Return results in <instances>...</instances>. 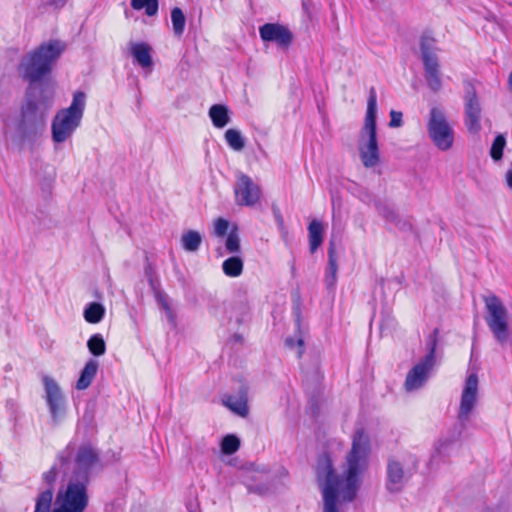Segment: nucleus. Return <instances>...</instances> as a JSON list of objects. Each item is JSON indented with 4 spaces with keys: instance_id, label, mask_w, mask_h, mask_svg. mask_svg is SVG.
<instances>
[{
    "instance_id": "obj_32",
    "label": "nucleus",
    "mask_w": 512,
    "mask_h": 512,
    "mask_svg": "<svg viewBox=\"0 0 512 512\" xmlns=\"http://www.w3.org/2000/svg\"><path fill=\"white\" fill-rule=\"evenodd\" d=\"M240 448V439L234 434H228L221 441V451L225 455H232Z\"/></svg>"
},
{
    "instance_id": "obj_9",
    "label": "nucleus",
    "mask_w": 512,
    "mask_h": 512,
    "mask_svg": "<svg viewBox=\"0 0 512 512\" xmlns=\"http://www.w3.org/2000/svg\"><path fill=\"white\" fill-rule=\"evenodd\" d=\"M436 42L433 37L427 34H423L419 40L420 58L423 63L425 80L428 87L433 92H438L442 87L440 63L437 56L439 49L437 48Z\"/></svg>"
},
{
    "instance_id": "obj_16",
    "label": "nucleus",
    "mask_w": 512,
    "mask_h": 512,
    "mask_svg": "<svg viewBox=\"0 0 512 512\" xmlns=\"http://www.w3.org/2000/svg\"><path fill=\"white\" fill-rule=\"evenodd\" d=\"M128 51L135 65L142 69L152 70L154 62L152 58L153 48L146 42H129Z\"/></svg>"
},
{
    "instance_id": "obj_28",
    "label": "nucleus",
    "mask_w": 512,
    "mask_h": 512,
    "mask_svg": "<svg viewBox=\"0 0 512 512\" xmlns=\"http://www.w3.org/2000/svg\"><path fill=\"white\" fill-rule=\"evenodd\" d=\"M225 140L234 151H241L245 147V139L237 129L230 128L225 132Z\"/></svg>"
},
{
    "instance_id": "obj_4",
    "label": "nucleus",
    "mask_w": 512,
    "mask_h": 512,
    "mask_svg": "<svg viewBox=\"0 0 512 512\" xmlns=\"http://www.w3.org/2000/svg\"><path fill=\"white\" fill-rule=\"evenodd\" d=\"M478 393V376L476 373H471L465 381V386L462 391L460 408L457 416V422L448 432L446 437L440 438L431 455L430 464H439L444 462L450 456V452L454 444L461 438L465 429L466 422L469 420L476 402Z\"/></svg>"
},
{
    "instance_id": "obj_31",
    "label": "nucleus",
    "mask_w": 512,
    "mask_h": 512,
    "mask_svg": "<svg viewBox=\"0 0 512 512\" xmlns=\"http://www.w3.org/2000/svg\"><path fill=\"white\" fill-rule=\"evenodd\" d=\"M506 147V137L504 134H498L494 138L492 145L490 147V157L495 161L498 162L502 160L503 158V152Z\"/></svg>"
},
{
    "instance_id": "obj_10",
    "label": "nucleus",
    "mask_w": 512,
    "mask_h": 512,
    "mask_svg": "<svg viewBox=\"0 0 512 512\" xmlns=\"http://www.w3.org/2000/svg\"><path fill=\"white\" fill-rule=\"evenodd\" d=\"M427 132L431 141L439 150L447 151L453 146L454 130L441 108H431L427 122Z\"/></svg>"
},
{
    "instance_id": "obj_39",
    "label": "nucleus",
    "mask_w": 512,
    "mask_h": 512,
    "mask_svg": "<svg viewBox=\"0 0 512 512\" xmlns=\"http://www.w3.org/2000/svg\"><path fill=\"white\" fill-rule=\"evenodd\" d=\"M147 280H148V284L154 294L155 300L158 301L160 299L165 298L164 293L160 289V281L157 278V276L150 277Z\"/></svg>"
},
{
    "instance_id": "obj_36",
    "label": "nucleus",
    "mask_w": 512,
    "mask_h": 512,
    "mask_svg": "<svg viewBox=\"0 0 512 512\" xmlns=\"http://www.w3.org/2000/svg\"><path fill=\"white\" fill-rule=\"evenodd\" d=\"M352 194L364 204H374L375 199L372 193L366 187L355 185V187L352 190Z\"/></svg>"
},
{
    "instance_id": "obj_45",
    "label": "nucleus",
    "mask_w": 512,
    "mask_h": 512,
    "mask_svg": "<svg viewBox=\"0 0 512 512\" xmlns=\"http://www.w3.org/2000/svg\"><path fill=\"white\" fill-rule=\"evenodd\" d=\"M505 181L507 187L512 190V164L511 167L506 171Z\"/></svg>"
},
{
    "instance_id": "obj_37",
    "label": "nucleus",
    "mask_w": 512,
    "mask_h": 512,
    "mask_svg": "<svg viewBox=\"0 0 512 512\" xmlns=\"http://www.w3.org/2000/svg\"><path fill=\"white\" fill-rule=\"evenodd\" d=\"M230 223L225 218H217L214 222V234L217 237H223L229 233Z\"/></svg>"
},
{
    "instance_id": "obj_38",
    "label": "nucleus",
    "mask_w": 512,
    "mask_h": 512,
    "mask_svg": "<svg viewBox=\"0 0 512 512\" xmlns=\"http://www.w3.org/2000/svg\"><path fill=\"white\" fill-rule=\"evenodd\" d=\"M158 303V305L165 311L166 313V316L168 318V321L170 322V324L172 326H176V313L173 311V309L170 307L166 297L163 298V299H160L158 301H156Z\"/></svg>"
},
{
    "instance_id": "obj_11",
    "label": "nucleus",
    "mask_w": 512,
    "mask_h": 512,
    "mask_svg": "<svg viewBox=\"0 0 512 512\" xmlns=\"http://www.w3.org/2000/svg\"><path fill=\"white\" fill-rule=\"evenodd\" d=\"M464 124L470 134H478L481 129L482 108L476 88L470 80H464Z\"/></svg>"
},
{
    "instance_id": "obj_21",
    "label": "nucleus",
    "mask_w": 512,
    "mask_h": 512,
    "mask_svg": "<svg viewBox=\"0 0 512 512\" xmlns=\"http://www.w3.org/2000/svg\"><path fill=\"white\" fill-rule=\"evenodd\" d=\"M295 315H296L295 325H296L297 336H296V338L287 337L285 339V346L290 349L297 348V352H296L297 357L301 358L302 355L304 354L305 348H304V338H303L302 332L300 330L301 318H300V309L299 308L296 309Z\"/></svg>"
},
{
    "instance_id": "obj_47",
    "label": "nucleus",
    "mask_w": 512,
    "mask_h": 512,
    "mask_svg": "<svg viewBox=\"0 0 512 512\" xmlns=\"http://www.w3.org/2000/svg\"><path fill=\"white\" fill-rule=\"evenodd\" d=\"M508 86H509L510 91L512 92V71L510 72V74L508 76Z\"/></svg>"
},
{
    "instance_id": "obj_17",
    "label": "nucleus",
    "mask_w": 512,
    "mask_h": 512,
    "mask_svg": "<svg viewBox=\"0 0 512 512\" xmlns=\"http://www.w3.org/2000/svg\"><path fill=\"white\" fill-rule=\"evenodd\" d=\"M222 402L224 406L229 408L233 413L241 417H246L249 413L248 386L241 384L237 395H226Z\"/></svg>"
},
{
    "instance_id": "obj_8",
    "label": "nucleus",
    "mask_w": 512,
    "mask_h": 512,
    "mask_svg": "<svg viewBox=\"0 0 512 512\" xmlns=\"http://www.w3.org/2000/svg\"><path fill=\"white\" fill-rule=\"evenodd\" d=\"M438 334L439 329L435 328L427 337L425 356L408 372L406 376L405 388L407 391L419 389L427 381L429 373L436 363Z\"/></svg>"
},
{
    "instance_id": "obj_43",
    "label": "nucleus",
    "mask_w": 512,
    "mask_h": 512,
    "mask_svg": "<svg viewBox=\"0 0 512 512\" xmlns=\"http://www.w3.org/2000/svg\"><path fill=\"white\" fill-rule=\"evenodd\" d=\"M272 212H273V216H274L275 222L278 225V228L281 231H284L285 230L284 218H283V216L281 214V211H280L279 207L273 205L272 206Z\"/></svg>"
},
{
    "instance_id": "obj_35",
    "label": "nucleus",
    "mask_w": 512,
    "mask_h": 512,
    "mask_svg": "<svg viewBox=\"0 0 512 512\" xmlns=\"http://www.w3.org/2000/svg\"><path fill=\"white\" fill-rule=\"evenodd\" d=\"M171 21L174 32L184 31L186 18L183 11L179 7H175L172 9Z\"/></svg>"
},
{
    "instance_id": "obj_29",
    "label": "nucleus",
    "mask_w": 512,
    "mask_h": 512,
    "mask_svg": "<svg viewBox=\"0 0 512 512\" xmlns=\"http://www.w3.org/2000/svg\"><path fill=\"white\" fill-rule=\"evenodd\" d=\"M89 352L95 357H99L106 352V343L103 336L99 333L93 334L87 341Z\"/></svg>"
},
{
    "instance_id": "obj_3",
    "label": "nucleus",
    "mask_w": 512,
    "mask_h": 512,
    "mask_svg": "<svg viewBox=\"0 0 512 512\" xmlns=\"http://www.w3.org/2000/svg\"><path fill=\"white\" fill-rule=\"evenodd\" d=\"M53 98L54 91L26 87L17 122V131L22 139H35L44 131Z\"/></svg>"
},
{
    "instance_id": "obj_46",
    "label": "nucleus",
    "mask_w": 512,
    "mask_h": 512,
    "mask_svg": "<svg viewBox=\"0 0 512 512\" xmlns=\"http://www.w3.org/2000/svg\"><path fill=\"white\" fill-rule=\"evenodd\" d=\"M144 272H145V276L147 277V279L150 277L156 276L155 272L152 268V265L149 262L146 264V266L144 268Z\"/></svg>"
},
{
    "instance_id": "obj_19",
    "label": "nucleus",
    "mask_w": 512,
    "mask_h": 512,
    "mask_svg": "<svg viewBox=\"0 0 512 512\" xmlns=\"http://www.w3.org/2000/svg\"><path fill=\"white\" fill-rule=\"evenodd\" d=\"M98 367L99 363L95 359H89L86 362L76 383L78 390H85L91 385L97 374Z\"/></svg>"
},
{
    "instance_id": "obj_44",
    "label": "nucleus",
    "mask_w": 512,
    "mask_h": 512,
    "mask_svg": "<svg viewBox=\"0 0 512 512\" xmlns=\"http://www.w3.org/2000/svg\"><path fill=\"white\" fill-rule=\"evenodd\" d=\"M67 1L68 0H49L48 5L54 9H61L66 5Z\"/></svg>"
},
{
    "instance_id": "obj_18",
    "label": "nucleus",
    "mask_w": 512,
    "mask_h": 512,
    "mask_svg": "<svg viewBox=\"0 0 512 512\" xmlns=\"http://www.w3.org/2000/svg\"><path fill=\"white\" fill-rule=\"evenodd\" d=\"M337 256H336V248L335 242L333 239L329 240L328 247V263L326 267V275H325V283L328 289H331L335 286L337 281Z\"/></svg>"
},
{
    "instance_id": "obj_25",
    "label": "nucleus",
    "mask_w": 512,
    "mask_h": 512,
    "mask_svg": "<svg viewBox=\"0 0 512 512\" xmlns=\"http://www.w3.org/2000/svg\"><path fill=\"white\" fill-rule=\"evenodd\" d=\"M202 243V236L198 231L188 230L181 236V245L185 251L196 252Z\"/></svg>"
},
{
    "instance_id": "obj_20",
    "label": "nucleus",
    "mask_w": 512,
    "mask_h": 512,
    "mask_svg": "<svg viewBox=\"0 0 512 512\" xmlns=\"http://www.w3.org/2000/svg\"><path fill=\"white\" fill-rule=\"evenodd\" d=\"M324 227L323 224L314 219L308 226L309 250L313 254L323 242Z\"/></svg>"
},
{
    "instance_id": "obj_26",
    "label": "nucleus",
    "mask_w": 512,
    "mask_h": 512,
    "mask_svg": "<svg viewBox=\"0 0 512 512\" xmlns=\"http://www.w3.org/2000/svg\"><path fill=\"white\" fill-rule=\"evenodd\" d=\"M243 261L239 256H232L224 260L222 269L225 275L229 277H238L243 272Z\"/></svg>"
},
{
    "instance_id": "obj_1",
    "label": "nucleus",
    "mask_w": 512,
    "mask_h": 512,
    "mask_svg": "<svg viewBox=\"0 0 512 512\" xmlns=\"http://www.w3.org/2000/svg\"><path fill=\"white\" fill-rule=\"evenodd\" d=\"M370 439L364 429L355 431L351 450L345 458L342 474L336 473L328 454L322 455L317 464V480L321 486L323 512H338V499L352 502L360 489L361 477L368 468Z\"/></svg>"
},
{
    "instance_id": "obj_12",
    "label": "nucleus",
    "mask_w": 512,
    "mask_h": 512,
    "mask_svg": "<svg viewBox=\"0 0 512 512\" xmlns=\"http://www.w3.org/2000/svg\"><path fill=\"white\" fill-rule=\"evenodd\" d=\"M45 388V400L51 414L52 422L58 425L59 421L65 416L64 396L58 383L51 377L43 378Z\"/></svg>"
},
{
    "instance_id": "obj_41",
    "label": "nucleus",
    "mask_w": 512,
    "mask_h": 512,
    "mask_svg": "<svg viewBox=\"0 0 512 512\" xmlns=\"http://www.w3.org/2000/svg\"><path fill=\"white\" fill-rule=\"evenodd\" d=\"M403 114L400 111L391 110L390 111V122L389 127L398 128L403 125Z\"/></svg>"
},
{
    "instance_id": "obj_34",
    "label": "nucleus",
    "mask_w": 512,
    "mask_h": 512,
    "mask_svg": "<svg viewBox=\"0 0 512 512\" xmlns=\"http://www.w3.org/2000/svg\"><path fill=\"white\" fill-rule=\"evenodd\" d=\"M225 248L229 253H239L241 250L240 238L238 235V227L234 225L229 231L226 241Z\"/></svg>"
},
{
    "instance_id": "obj_6",
    "label": "nucleus",
    "mask_w": 512,
    "mask_h": 512,
    "mask_svg": "<svg viewBox=\"0 0 512 512\" xmlns=\"http://www.w3.org/2000/svg\"><path fill=\"white\" fill-rule=\"evenodd\" d=\"M86 105V94L76 91L69 107L61 109L52 121V138L56 143L66 141L80 126Z\"/></svg>"
},
{
    "instance_id": "obj_14",
    "label": "nucleus",
    "mask_w": 512,
    "mask_h": 512,
    "mask_svg": "<svg viewBox=\"0 0 512 512\" xmlns=\"http://www.w3.org/2000/svg\"><path fill=\"white\" fill-rule=\"evenodd\" d=\"M236 203L240 206L255 205L261 195L260 187L248 175L238 172L234 186Z\"/></svg>"
},
{
    "instance_id": "obj_33",
    "label": "nucleus",
    "mask_w": 512,
    "mask_h": 512,
    "mask_svg": "<svg viewBox=\"0 0 512 512\" xmlns=\"http://www.w3.org/2000/svg\"><path fill=\"white\" fill-rule=\"evenodd\" d=\"M374 207H375L376 211L378 212V214L386 222L392 223L393 220H395V218L398 215L397 211L392 206H390L387 203H384L380 200L374 201Z\"/></svg>"
},
{
    "instance_id": "obj_15",
    "label": "nucleus",
    "mask_w": 512,
    "mask_h": 512,
    "mask_svg": "<svg viewBox=\"0 0 512 512\" xmlns=\"http://www.w3.org/2000/svg\"><path fill=\"white\" fill-rule=\"evenodd\" d=\"M58 471L60 472L59 462L56 460L51 468L42 474V481L47 487L37 496L34 512H50Z\"/></svg>"
},
{
    "instance_id": "obj_24",
    "label": "nucleus",
    "mask_w": 512,
    "mask_h": 512,
    "mask_svg": "<svg viewBox=\"0 0 512 512\" xmlns=\"http://www.w3.org/2000/svg\"><path fill=\"white\" fill-rule=\"evenodd\" d=\"M105 315V308L101 303L90 302L84 309V319L90 324H97L102 321Z\"/></svg>"
},
{
    "instance_id": "obj_42",
    "label": "nucleus",
    "mask_w": 512,
    "mask_h": 512,
    "mask_svg": "<svg viewBox=\"0 0 512 512\" xmlns=\"http://www.w3.org/2000/svg\"><path fill=\"white\" fill-rule=\"evenodd\" d=\"M259 32H288V30L277 23H267L259 28Z\"/></svg>"
},
{
    "instance_id": "obj_30",
    "label": "nucleus",
    "mask_w": 512,
    "mask_h": 512,
    "mask_svg": "<svg viewBox=\"0 0 512 512\" xmlns=\"http://www.w3.org/2000/svg\"><path fill=\"white\" fill-rule=\"evenodd\" d=\"M131 7L134 10H145L147 16H154L158 12V0H131Z\"/></svg>"
},
{
    "instance_id": "obj_2",
    "label": "nucleus",
    "mask_w": 512,
    "mask_h": 512,
    "mask_svg": "<svg viewBox=\"0 0 512 512\" xmlns=\"http://www.w3.org/2000/svg\"><path fill=\"white\" fill-rule=\"evenodd\" d=\"M66 43L59 39H50L23 55L17 65L19 77L27 82V87L36 90L54 91L50 80L54 65L66 50Z\"/></svg>"
},
{
    "instance_id": "obj_27",
    "label": "nucleus",
    "mask_w": 512,
    "mask_h": 512,
    "mask_svg": "<svg viewBox=\"0 0 512 512\" xmlns=\"http://www.w3.org/2000/svg\"><path fill=\"white\" fill-rule=\"evenodd\" d=\"M260 36L264 45L267 46L272 42L275 43L279 48L285 50L290 46L294 34H260Z\"/></svg>"
},
{
    "instance_id": "obj_7",
    "label": "nucleus",
    "mask_w": 512,
    "mask_h": 512,
    "mask_svg": "<svg viewBox=\"0 0 512 512\" xmlns=\"http://www.w3.org/2000/svg\"><path fill=\"white\" fill-rule=\"evenodd\" d=\"M487 314L485 321L493 337L501 347L511 344V333L508 325V310L501 299L495 294L484 297Z\"/></svg>"
},
{
    "instance_id": "obj_5",
    "label": "nucleus",
    "mask_w": 512,
    "mask_h": 512,
    "mask_svg": "<svg viewBox=\"0 0 512 512\" xmlns=\"http://www.w3.org/2000/svg\"><path fill=\"white\" fill-rule=\"evenodd\" d=\"M377 93L374 87L369 90L364 126L361 130L359 155L364 167L372 168L380 163L377 138Z\"/></svg>"
},
{
    "instance_id": "obj_23",
    "label": "nucleus",
    "mask_w": 512,
    "mask_h": 512,
    "mask_svg": "<svg viewBox=\"0 0 512 512\" xmlns=\"http://www.w3.org/2000/svg\"><path fill=\"white\" fill-rule=\"evenodd\" d=\"M242 483L250 494L266 496L271 493V485L267 482H257L253 475H245Z\"/></svg>"
},
{
    "instance_id": "obj_40",
    "label": "nucleus",
    "mask_w": 512,
    "mask_h": 512,
    "mask_svg": "<svg viewBox=\"0 0 512 512\" xmlns=\"http://www.w3.org/2000/svg\"><path fill=\"white\" fill-rule=\"evenodd\" d=\"M391 224L402 232H411L413 230V226L410 221L406 218H402L399 214Z\"/></svg>"
},
{
    "instance_id": "obj_13",
    "label": "nucleus",
    "mask_w": 512,
    "mask_h": 512,
    "mask_svg": "<svg viewBox=\"0 0 512 512\" xmlns=\"http://www.w3.org/2000/svg\"><path fill=\"white\" fill-rule=\"evenodd\" d=\"M418 460L413 461V468L404 471L402 464L390 458L387 463V481L386 489L388 492L395 494L402 491L405 483L412 477L417 470Z\"/></svg>"
},
{
    "instance_id": "obj_22",
    "label": "nucleus",
    "mask_w": 512,
    "mask_h": 512,
    "mask_svg": "<svg viewBox=\"0 0 512 512\" xmlns=\"http://www.w3.org/2000/svg\"><path fill=\"white\" fill-rule=\"evenodd\" d=\"M208 114L216 128H223L230 122L229 109L226 105L214 104Z\"/></svg>"
}]
</instances>
